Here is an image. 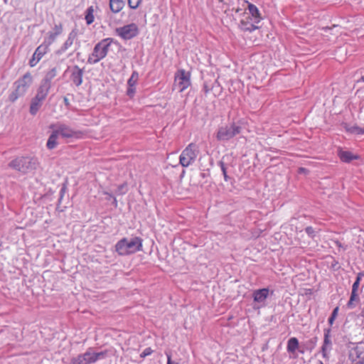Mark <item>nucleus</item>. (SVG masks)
Returning a JSON list of instances; mask_svg holds the SVG:
<instances>
[{
	"label": "nucleus",
	"instance_id": "f3484780",
	"mask_svg": "<svg viewBox=\"0 0 364 364\" xmlns=\"http://www.w3.org/2000/svg\"><path fill=\"white\" fill-rule=\"evenodd\" d=\"M350 356L354 360L357 358L358 362L364 361V343H360L353 348L350 353Z\"/></svg>",
	"mask_w": 364,
	"mask_h": 364
},
{
	"label": "nucleus",
	"instance_id": "c756f323",
	"mask_svg": "<svg viewBox=\"0 0 364 364\" xmlns=\"http://www.w3.org/2000/svg\"><path fill=\"white\" fill-rule=\"evenodd\" d=\"M338 310H339V308L338 306H336L333 310V312L331 315V316L329 317L328 318V323L330 324V326H332L335 319L336 318L337 316H338Z\"/></svg>",
	"mask_w": 364,
	"mask_h": 364
},
{
	"label": "nucleus",
	"instance_id": "20e7f679",
	"mask_svg": "<svg viewBox=\"0 0 364 364\" xmlns=\"http://www.w3.org/2000/svg\"><path fill=\"white\" fill-rule=\"evenodd\" d=\"M199 154V147L195 143L189 144L181 152L179 156V164L183 167L193 164Z\"/></svg>",
	"mask_w": 364,
	"mask_h": 364
},
{
	"label": "nucleus",
	"instance_id": "72a5a7b5",
	"mask_svg": "<svg viewBox=\"0 0 364 364\" xmlns=\"http://www.w3.org/2000/svg\"><path fill=\"white\" fill-rule=\"evenodd\" d=\"M53 31L55 34L60 35L63 33V24L61 23H59L58 24H55L54 27L53 28Z\"/></svg>",
	"mask_w": 364,
	"mask_h": 364
},
{
	"label": "nucleus",
	"instance_id": "1a4fd4ad",
	"mask_svg": "<svg viewBox=\"0 0 364 364\" xmlns=\"http://www.w3.org/2000/svg\"><path fill=\"white\" fill-rule=\"evenodd\" d=\"M116 33L122 38L124 40H129L138 35L139 28L135 23H132L119 28H117Z\"/></svg>",
	"mask_w": 364,
	"mask_h": 364
},
{
	"label": "nucleus",
	"instance_id": "393cba45",
	"mask_svg": "<svg viewBox=\"0 0 364 364\" xmlns=\"http://www.w3.org/2000/svg\"><path fill=\"white\" fill-rule=\"evenodd\" d=\"M248 10H249L250 14L252 16V17L255 18V23H258L261 18H260V14L259 12L258 9L257 8V6L252 4L249 3L248 4Z\"/></svg>",
	"mask_w": 364,
	"mask_h": 364
},
{
	"label": "nucleus",
	"instance_id": "09e8293b",
	"mask_svg": "<svg viewBox=\"0 0 364 364\" xmlns=\"http://www.w3.org/2000/svg\"><path fill=\"white\" fill-rule=\"evenodd\" d=\"M300 353H304V350H300Z\"/></svg>",
	"mask_w": 364,
	"mask_h": 364
},
{
	"label": "nucleus",
	"instance_id": "49530a36",
	"mask_svg": "<svg viewBox=\"0 0 364 364\" xmlns=\"http://www.w3.org/2000/svg\"><path fill=\"white\" fill-rule=\"evenodd\" d=\"M360 80H361L362 82H364V75L361 77Z\"/></svg>",
	"mask_w": 364,
	"mask_h": 364
},
{
	"label": "nucleus",
	"instance_id": "7ed1b4c3",
	"mask_svg": "<svg viewBox=\"0 0 364 364\" xmlns=\"http://www.w3.org/2000/svg\"><path fill=\"white\" fill-rule=\"evenodd\" d=\"M113 42L111 38L102 39L97 43L93 49L91 55H89L87 63L90 64H96L107 55L109 48Z\"/></svg>",
	"mask_w": 364,
	"mask_h": 364
},
{
	"label": "nucleus",
	"instance_id": "a18cd8bd",
	"mask_svg": "<svg viewBox=\"0 0 364 364\" xmlns=\"http://www.w3.org/2000/svg\"><path fill=\"white\" fill-rule=\"evenodd\" d=\"M336 243L337 246H338V247H341V242H338V241H337V242H336Z\"/></svg>",
	"mask_w": 364,
	"mask_h": 364
},
{
	"label": "nucleus",
	"instance_id": "c9c22d12",
	"mask_svg": "<svg viewBox=\"0 0 364 364\" xmlns=\"http://www.w3.org/2000/svg\"><path fill=\"white\" fill-rule=\"evenodd\" d=\"M306 232L311 237H314L315 235V231L312 227H307L305 229Z\"/></svg>",
	"mask_w": 364,
	"mask_h": 364
},
{
	"label": "nucleus",
	"instance_id": "f704fd0d",
	"mask_svg": "<svg viewBox=\"0 0 364 364\" xmlns=\"http://www.w3.org/2000/svg\"><path fill=\"white\" fill-rule=\"evenodd\" d=\"M220 165L221 171H222L223 174L224 176L225 181H227L228 176L227 175V171H226L225 166L223 162H220Z\"/></svg>",
	"mask_w": 364,
	"mask_h": 364
},
{
	"label": "nucleus",
	"instance_id": "2eb2a0df",
	"mask_svg": "<svg viewBox=\"0 0 364 364\" xmlns=\"http://www.w3.org/2000/svg\"><path fill=\"white\" fill-rule=\"evenodd\" d=\"M33 82L30 73H26L23 76L16 82V91L27 90Z\"/></svg>",
	"mask_w": 364,
	"mask_h": 364
},
{
	"label": "nucleus",
	"instance_id": "4be33fe9",
	"mask_svg": "<svg viewBox=\"0 0 364 364\" xmlns=\"http://www.w3.org/2000/svg\"><path fill=\"white\" fill-rule=\"evenodd\" d=\"M58 137H59V136L58 135L56 132H55L54 130H52V133L50 135V136L47 141V143H46V146L48 149L51 150V149H55L57 146V145L58 144Z\"/></svg>",
	"mask_w": 364,
	"mask_h": 364
},
{
	"label": "nucleus",
	"instance_id": "7c9ffc66",
	"mask_svg": "<svg viewBox=\"0 0 364 364\" xmlns=\"http://www.w3.org/2000/svg\"><path fill=\"white\" fill-rule=\"evenodd\" d=\"M363 276V274H362V273H359L358 274L356 280L355 281V282L353 283V284L352 286V290L358 291L360 282L361 277Z\"/></svg>",
	"mask_w": 364,
	"mask_h": 364
},
{
	"label": "nucleus",
	"instance_id": "a878e982",
	"mask_svg": "<svg viewBox=\"0 0 364 364\" xmlns=\"http://www.w3.org/2000/svg\"><path fill=\"white\" fill-rule=\"evenodd\" d=\"M138 77H139V75H138L137 72L134 71L132 74V76L130 77V78L128 80L129 88H128L127 91H134V87L138 80Z\"/></svg>",
	"mask_w": 364,
	"mask_h": 364
},
{
	"label": "nucleus",
	"instance_id": "ea45409f",
	"mask_svg": "<svg viewBox=\"0 0 364 364\" xmlns=\"http://www.w3.org/2000/svg\"><path fill=\"white\" fill-rule=\"evenodd\" d=\"M64 102H65V103L66 106H68H68H69V102H68V97H65L64 98Z\"/></svg>",
	"mask_w": 364,
	"mask_h": 364
},
{
	"label": "nucleus",
	"instance_id": "f257e3e1",
	"mask_svg": "<svg viewBox=\"0 0 364 364\" xmlns=\"http://www.w3.org/2000/svg\"><path fill=\"white\" fill-rule=\"evenodd\" d=\"M39 165L38 159L31 156H21L12 160L9 166L22 173H28L36 170Z\"/></svg>",
	"mask_w": 364,
	"mask_h": 364
},
{
	"label": "nucleus",
	"instance_id": "79ce46f5",
	"mask_svg": "<svg viewBox=\"0 0 364 364\" xmlns=\"http://www.w3.org/2000/svg\"><path fill=\"white\" fill-rule=\"evenodd\" d=\"M353 129L356 131L358 133H360L361 132L360 129H359L358 127H354Z\"/></svg>",
	"mask_w": 364,
	"mask_h": 364
},
{
	"label": "nucleus",
	"instance_id": "2f4dec72",
	"mask_svg": "<svg viewBox=\"0 0 364 364\" xmlns=\"http://www.w3.org/2000/svg\"><path fill=\"white\" fill-rule=\"evenodd\" d=\"M127 191V184L123 183L118 186L117 193L118 195H123L125 194Z\"/></svg>",
	"mask_w": 364,
	"mask_h": 364
},
{
	"label": "nucleus",
	"instance_id": "bb28decb",
	"mask_svg": "<svg viewBox=\"0 0 364 364\" xmlns=\"http://www.w3.org/2000/svg\"><path fill=\"white\" fill-rule=\"evenodd\" d=\"M94 9H93V6H91L90 7H88L85 11V21H86V23L87 25H90L92 23H93L94 21Z\"/></svg>",
	"mask_w": 364,
	"mask_h": 364
},
{
	"label": "nucleus",
	"instance_id": "cd10ccee",
	"mask_svg": "<svg viewBox=\"0 0 364 364\" xmlns=\"http://www.w3.org/2000/svg\"><path fill=\"white\" fill-rule=\"evenodd\" d=\"M58 34H55V32L50 31L48 33V37L46 39V43H47V46L51 45L58 36Z\"/></svg>",
	"mask_w": 364,
	"mask_h": 364
},
{
	"label": "nucleus",
	"instance_id": "412c9836",
	"mask_svg": "<svg viewBox=\"0 0 364 364\" xmlns=\"http://www.w3.org/2000/svg\"><path fill=\"white\" fill-rule=\"evenodd\" d=\"M250 16L245 17L240 21V27L241 30L244 31H252L257 28V26H255L252 23L249 21Z\"/></svg>",
	"mask_w": 364,
	"mask_h": 364
},
{
	"label": "nucleus",
	"instance_id": "3c124183",
	"mask_svg": "<svg viewBox=\"0 0 364 364\" xmlns=\"http://www.w3.org/2000/svg\"><path fill=\"white\" fill-rule=\"evenodd\" d=\"M105 193L108 195L107 193ZM109 197H112V195L109 194Z\"/></svg>",
	"mask_w": 364,
	"mask_h": 364
},
{
	"label": "nucleus",
	"instance_id": "6e6552de",
	"mask_svg": "<svg viewBox=\"0 0 364 364\" xmlns=\"http://www.w3.org/2000/svg\"><path fill=\"white\" fill-rule=\"evenodd\" d=\"M191 85L189 73L184 70H179L175 75L173 90L183 91Z\"/></svg>",
	"mask_w": 364,
	"mask_h": 364
},
{
	"label": "nucleus",
	"instance_id": "37998d69",
	"mask_svg": "<svg viewBox=\"0 0 364 364\" xmlns=\"http://www.w3.org/2000/svg\"><path fill=\"white\" fill-rule=\"evenodd\" d=\"M305 171H306V169L304 168H299V172L300 173L305 172Z\"/></svg>",
	"mask_w": 364,
	"mask_h": 364
},
{
	"label": "nucleus",
	"instance_id": "423d86ee",
	"mask_svg": "<svg viewBox=\"0 0 364 364\" xmlns=\"http://www.w3.org/2000/svg\"><path fill=\"white\" fill-rule=\"evenodd\" d=\"M50 129L56 132L59 136L65 139L70 138H80L82 133L80 131L73 129L69 126L62 124L57 123L50 125Z\"/></svg>",
	"mask_w": 364,
	"mask_h": 364
},
{
	"label": "nucleus",
	"instance_id": "9d476101",
	"mask_svg": "<svg viewBox=\"0 0 364 364\" xmlns=\"http://www.w3.org/2000/svg\"><path fill=\"white\" fill-rule=\"evenodd\" d=\"M269 296V289L263 288L253 291L252 296L256 305L255 309H259L266 306V300Z\"/></svg>",
	"mask_w": 364,
	"mask_h": 364
},
{
	"label": "nucleus",
	"instance_id": "4c0bfd02",
	"mask_svg": "<svg viewBox=\"0 0 364 364\" xmlns=\"http://www.w3.org/2000/svg\"><path fill=\"white\" fill-rule=\"evenodd\" d=\"M166 355L167 356V364H178V362L173 361L171 360V356L170 353H166Z\"/></svg>",
	"mask_w": 364,
	"mask_h": 364
},
{
	"label": "nucleus",
	"instance_id": "8fccbe9b",
	"mask_svg": "<svg viewBox=\"0 0 364 364\" xmlns=\"http://www.w3.org/2000/svg\"><path fill=\"white\" fill-rule=\"evenodd\" d=\"M240 9H237L236 10V12H239V11H240Z\"/></svg>",
	"mask_w": 364,
	"mask_h": 364
},
{
	"label": "nucleus",
	"instance_id": "f03ea898",
	"mask_svg": "<svg viewBox=\"0 0 364 364\" xmlns=\"http://www.w3.org/2000/svg\"><path fill=\"white\" fill-rule=\"evenodd\" d=\"M142 247V240L134 237L132 238H123L115 245L117 253L120 255H127L139 251Z\"/></svg>",
	"mask_w": 364,
	"mask_h": 364
},
{
	"label": "nucleus",
	"instance_id": "dca6fc26",
	"mask_svg": "<svg viewBox=\"0 0 364 364\" xmlns=\"http://www.w3.org/2000/svg\"><path fill=\"white\" fill-rule=\"evenodd\" d=\"M47 46L41 45L35 50L31 59L29 60V65L31 67H34L41 58L47 52Z\"/></svg>",
	"mask_w": 364,
	"mask_h": 364
},
{
	"label": "nucleus",
	"instance_id": "9b49d317",
	"mask_svg": "<svg viewBox=\"0 0 364 364\" xmlns=\"http://www.w3.org/2000/svg\"><path fill=\"white\" fill-rule=\"evenodd\" d=\"M331 328H325L324 329V335H323V343L321 347V353L323 358H328V353L331 350L332 348V341L331 339Z\"/></svg>",
	"mask_w": 364,
	"mask_h": 364
},
{
	"label": "nucleus",
	"instance_id": "473e14b6",
	"mask_svg": "<svg viewBox=\"0 0 364 364\" xmlns=\"http://www.w3.org/2000/svg\"><path fill=\"white\" fill-rule=\"evenodd\" d=\"M141 1V0H128V4L131 9H135L139 6Z\"/></svg>",
	"mask_w": 364,
	"mask_h": 364
},
{
	"label": "nucleus",
	"instance_id": "603ef678",
	"mask_svg": "<svg viewBox=\"0 0 364 364\" xmlns=\"http://www.w3.org/2000/svg\"><path fill=\"white\" fill-rule=\"evenodd\" d=\"M114 203H117V199L114 198Z\"/></svg>",
	"mask_w": 364,
	"mask_h": 364
},
{
	"label": "nucleus",
	"instance_id": "6ab92c4d",
	"mask_svg": "<svg viewBox=\"0 0 364 364\" xmlns=\"http://www.w3.org/2000/svg\"><path fill=\"white\" fill-rule=\"evenodd\" d=\"M360 303V298L357 291H351L350 299L346 305L347 309H353L355 308Z\"/></svg>",
	"mask_w": 364,
	"mask_h": 364
},
{
	"label": "nucleus",
	"instance_id": "a211bd4d",
	"mask_svg": "<svg viewBox=\"0 0 364 364\" xmlns=\"http://www.w3.org/2000/svg\"><path fill=\"white\" fill-rule=\"evenodd\" d=\"M83 70L78 66L75 65L72 70V74L70 76L72 82L76 85H80L82 83Z\"/></svg>",
	"mask_w": 364,
	"mask_h": 364
},
{
	"label": "nucleus",
	"instance_id": "58836bf2",
	"mask_svg": "<svg viewBox=\"0 0 364 364\" xmlns=\"http://www.w3.org/2000/svg\"><path fill=\"white\" fill-rule=\"evenodd\" d=\"M17 98H18V96H17L15 93H12V94L10 95V100H11V101H14V100H16Z\"/></svg>",
	"mask_w": 364,
	"mask_h": 364
},
{
	"label": "nucleus",
	"instance_id": "aec40b11",
	"mask_svg": "<svg viewBox=\"0 0 364 364\" xmlns=\"http://www.w3.org/2000/svg\"><path fill=\"white\" fill-rule=\"evenodd\" d=\"M338 156L343 162L349 163L352 160L358 159V156L354 155L350 151L340 150L338 151Z\"/></svg>",
	"mask_w": 364,
	"mask_h": 364
},
{
	"label": "nucleus",
	"instance_id": "b1692460",
	"mask_svg": "<svg viewBox=\"0 0 364 364\" xmlns=\"http://www.w3.org/2000/svg\"><path fill=\"white\" fill-rule=\"evenodd\" d=\"M299 348V341L296 338L292 337L287 342V350L289 353H294Z\"/></svg>",
	"mask_w": 364,
	"mask_h": 364
},
{
	"label": "nucleus",
	"instance_id": "4468645a",
	"mask_svg": "<svg viewBox=\"0 0 364 364\" xmlns=\"http://www.w3.org/2000/svg\"><path fill=\"white\" fill-rule=\"evenodd\" d=\"M46 97V94L45 92H38L36 96L31 101L30 107V112L31 114L35 115L37 113Z\"/></svg>",
	"mask_w": 364,
	"mask_h": 364
},
{
	"label": "nucleus",
	"instance_id": "e433bc0d",
	"mask_svg": "<svg viewBox=\"0 0 364 364\" xmlns=\"http://www.w3.org/2000/svg\"><path fill=\"white\" fill-rule=\"evenodd\" d=\"M152 353V350L150 348H146L144 350V351L141 354V358H144L147 355H151Z\"/></svg>",
	"mask_w": 364,
	"mask_h": 364
},
{
	"label": "nucleus",
	"instance_id": "c03bdc74",
	"mask_svg": "<svg viewBox=\"0 0 364 364\" xmlns=\"http://www.w3.org/2000/svg\"><path fill=\"white\" fill-rule=\"evenodd\" d=\"M336 243L337 246H338V247H341V242H338V241H337V242H336Z\"/></svg>",
	"mask_w": 364,
	"mask_h": 364
},
{
	"label": "nucleus",
	"instance_id": "ddd939ff",
	"mask_svg": "<svg viewBox=\"0 0 364 364\" xmlns=\"http://www.w3.org/2000/svg\"><path fill=\"white\" fill-rule=\"evenodd\" d=\"M56 75V70L55 68L49 70L44 78L42 80V82L40 85L39 91H48L51 87V83L53 79Z\"/></svg>",
	"mask_w": 364,
	"mask_h": 364
},
{
	"label": "nucleus",
	"instance_id": "f8f14e48",
	"mask_svg": "<svg viewBox=\"0 0 364 364\" xmlns=\"http://www.w3.org/2000/svg\"><path fill=\"white\" fill-rule=\"evenodd\" d=\"M77 30L73 29L70 33L68 34V38L65 41V43L62 45V46L57 50V54H63L67 50H68L73 44L74 41L77 39Z\"/></svg>",
	"mask_w": 364,
	"mask_h": 364
},
{
	"label": "nucleus",
	"instance_id": "39448f33",
	"mask_svg": "<svg viewBox=\"0 0 364 364\" xmlns=\"http://www.w3.org/2000/svg\"><path fill=\"white\" fill-rule=\"evenodd\" d=\"M106 357V352L101 351L95 353L91 348L85 353L78 355L71 359V364H91Z\"/></svg>",
	"mask_w": 364,
	"mask_h": 364
},
{
	"label": "nucleus",
	"instance_id": "c85d7f7f",
	"mask_svg": "<svg viewBox=\"0 0 364 364\" xmlns=\"http://www.w3.org/2000/svg\"><path fill=\"white\" fill-rule=\"evenodd\" d=\"M316 343H317V338L316 337L313 338L309 340L306 342V350H309V351H312V350L316 346Z\"/></svg>",
	"mask_w": 364,
	"mask_h": 364
},
{
	"label": "nucleus",
	"instance_id": "de8ad7c7",
	"mask_svg": "<svg viewBox=\"0 0 364 364\" xmlns=\"http://www.w3.org/2000/svg\"><path fill=\"white\" fill-rule=\"evenodd\" d=\"M318 364H323V363L322 361L319 360Z\"/></svg>",
	"mask_w": 364,
	"mask_h": 364
},
{
	"label": "nucleus",
	"instance_id": "0eeeda50",
	"mask_svg": "<svg viewBox=\"0 0 364 364\" xmlns=\"http://www.w3.org/2000/svg\"><path fill=\"white\" fill-rule=\"evenodd\" d=\"M240 132L241 127L233 123L230 126L220 127L217 132L216 138L219 141H228L240 134Z\"/></svg>",
	"mask_w": 364,
	"mask_h": 364
},
{
	"label": "nucleus",
	"instance_id": "a19ab883",
	"mask_svg": "<svg viewBox=\"0 0 364 364\" xmlns=\"http://www.w3.org/2000/svg\"><path fill=\"white\" fill-rule=\"evenodd\" d=\"M362 317H363V319L362 321L360 326H362V328L364 329V314L362 315Z\"/></svg>",
	"mask_w": 364,
	"mask_h": 364
},
{
	"label": "nucleus",
	"instance_id": "5701e85b",
	"mask_svg": "<svg viewBox=\"0 0 364 364\" xmlns=\"http://www.w3.org/2000/svg\"><path fill=\"white\" fill-rule=\"evenodd\" d=\"M124 6V2L123 0H109V7L113 13L119 12Z\"/></svg>",
	"mask_w": 364,
	"mask_h": 364
}]
</instances>
